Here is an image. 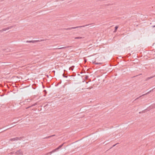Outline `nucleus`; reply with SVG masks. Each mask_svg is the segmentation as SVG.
Here are the masks:
<instances>
[{"label":"nucleus","mask_w":155,"mask_h":155,"mask_svg":"<svg viewBox=\"0 0 155 155\" xmlns=\"http://www.w3.org/2000/svg\"><path fill=\"white\" fill-rule=\"evenodd\" d=\"M69 47L68 46H67V47H61V48H55V49H64V48H68Z\"/></svg>","instance_id":"9d476101"},{"label":"nucleus","mask_w":155,"mask_h":155,"mask_svg":"<svg viewBox=\"0 0 155 155\" xmlns=\"http://www.w3.org/2000/svg\"><path fill=\"white\" fill-rule=\"evenodd\" d=\"M155 89V87L153 89H152L151 90H150V91H149V92H147V93L146 94H143V95H142L141 96H139V97H137V98H136L135 100H136L138 99L139 98H140V97H141L142 96H144V95H146L147 94H149L152 91H153V90H154Z\"/></svg>","instance_id":"20e7f679"},{"label":"nucleus","mask_w":155,"mask_h":155,"mask_svg":"<svg viewBox=\"0 0 155 155\" xmlns=\"http://www.w3.org/2000/svg\"><path fill=\"white\" fill-rule=\"evenodd\" d=\"M37 104V103H35L34 104H32L31 106L28 107L27 108V109L28 108L30 107H32L33 106H35Z\"/></svg>","instance_id":"9b49d317"},{"label":"nucleus","mask_w":155,"mask_h":155,"mask_svg":"<svg viewBox=\"0 0 155 155\" xmlns=\"http://www.w3.org/2000/svg\"><path fill=\"white\" fill-rule=\"evenodd\" d=\"M93 87H88L87 88V89H90L92 88H93Z\"/></svg>","instance_id":"6ab92c4d"},{"label":"nucleus","mask_w":155,"mask_h":155,"mask_svg":"<svg viewBox=\"0 0 155 155\" xmlns=\"http://www.w3.org/2000/svg\"><path fill=\"white\" fill-rule=\"evenodd\" d=\"M55 135H51V136H48V137H46L44 138H43L44 139H47V138H50L51 137H53V136H54Z\"/></svg>","instance_id":"f8f14e48"},{"label":"nucleus","mask_w":155,"mask_h":155,"mask_svg":"<svg viewBox=\"0 0 155 155\" xmlns=\"http://www.w3.org/2000/svg\"><path fill=\"white\" fill-rule=\"evenodd\" d=\"M155 77V75H154V76H153L147 78H146V80H149V79H151V78H153V77Z\"/></svg>","instance_id":"ddd939ff"},{"label":"nucleus","mask_w":155,"mask_h":155,"mask_svg":"<svg viewBox=\"0 0 155 155\" xmlns=\"http://www.w3.org/2000/svg\"><path fill=\"white\" fill-rule=\"evenodd\" d=\"M23 138H24V137H16L15 138H13L11 139L10 140V141H15V140H20Z\"/></svg>","instance_id":"f03ea898"},{"label":"nucleus","mask_w":155,"mask_h":155,"mask_svg":"<svg viewBox=\"0 0 155 155\" xmlns=\"http://www.w3.org/2000/svg\"><path fill=\"white\" fill-rule=\"evenodd\" d=\"M75 29V28L74 27H71V28H64V29L66 30H71V29Z\"/></svg>","instance_id":"1a4fd4ad"},{"label":"nucleus","mask_w":155,"mask_h":155,"mask_svg":"<svg viewBox=\"0 0 155 155\" xmlns=\"http://www.w3.org/2000/svg\"><path fill=\"white\" fill-rule=\"evenodd\" d=\"M88 78V76H85V78H86V79H87V78Z\"/></svg>","instance_id":"aec40b11"},{"label":"nucleus","mask_w":155,"mask_h":155,"mask_svg":"<svg viewBox=\"0 0 155 155\" xmlns=\"http://www.w3.org/2000/svg\"><path fill=\"white\" fill-rule=\"evenodd\" d=\"M44 40H32V43H36L40 42L42 41H43Z\"/></svg>","instance_id":"423d86ee"},{"label":"nucleus","mask_w":155,"mask_h":155,"mask_svg":"<svg viewBox=\"0 0 155 155\" xmlns=\"http://www.w3.org/2000/svg\"><path fill=\"white\" fill-rule=\"evenodd\" d=\"M61 81L59 83H58L59 84H61Z\"/></svg>","instance_id":"5701e85b"},{"label":"nucleus","mask_w":155,"mask_h":155,"mask_svg":"<svg viewBox=\"0 0 155 155\" xmlns=\"http://www.w3.org/2000/svg\"><path fill=\"white\" fill-rule=\"evenodd\" d=\"M74 66H72L71 67H70L69 69L70 70H71L72 71V70H73L74 68Z\"/></svg>","instance_id":"4468645a"},{"label":"nucleus","mask_w":155,"mask_h":155,"mask_svg":"<svg viewBox=\"0 0 155 155\" xmlns=\"http://www.w3.org/2000/svg\"><path fill=\"white\" fill-rule=\"evenodd\" d=\"M90 25H91V24H89L86 25H83V26H77V27H74L75 28H75H78L84 27L85 26H88Z\"/></svg>","instance_id":"39448f33"},{"label":"nucleus","mask_w":155,"mask_h":155,"mask_svg":"<svg viewBox=\"0 0 155 155\" xmlns=\"http://www.w3.org/2000/svg\"><path fill=\"white\" fill-rule=\"evenodd\" d=\"M62 75H63V76L64 78H67L68 77L67 76H66V75H64V74H63Z\"/></svg>","instance_id":"a211bd4d"},{"label":"nucleus","mask_w":155,"mask_h":155,"mask_svg":"<svg viewBox=\"0 0 155 155\" xmlns=\"http://www.w3.org/2000/svg\"><path fill=\"white\" fill-rule=\"evenodd\" d=\"M118 26H116L115 27V30H114V31L115 32L116 31L117 29L118 28Z\"/></svg>","instance_id":"dca6fc26"},{"label":"nucleus","mask_w":155,"mask_h":155,"mask_svg":"<svg viewBox=\"0 0 155 155\" xmlns=\"http://www.w3.org/2000/svg\"><path fill=\"white\" fill-rule=\"evenodd\" d=\"M9 28H10L9 27H8L6 28H4L2 29V30H1L0 31L1 32H3V31H5L6 30H8L9 29Z\"/></svg>","instance_id":"6e6552de"},{"label":"nucleus","mask_w":155,"mask_h":155,"mask_svg":"<svg viewBox=\"0 0 155 155\" xmlns=\"http://www.w3.org/2000/svg\"><path fill=\"white\" fill-rule=\"evenodd\" d=\"M117 144H118V143H116V144H115V145H113V147H114V146H115L116 145H117Z\"/></svg>","instance_id":"412c9836"},{"label":"nucleus","mask_w":155,"mask_h":155,"mask_svg":"<svg viewBox=\"0 0 155 155\" xmlns=\"http://www.w3.org/2000/svg\"><path fill=\"white\" fill-rule=\"evenodd\" d=\"M15 153L17 155L22 154L21 151V150H18L17 151L15 152Z\"/></svg>","instance_id":"0eeeda50"},{"label":"nucleus","mask_w":155,"mask_h":155,"mask_svg":"<svg viewBox=\"0 0 155 155\" xmlns=\"http://www.w3.org/2000/svg\"><path fill=\"white\" fill-rule=\"evenodd\" d=\"M83 37H76L75 38V39H81Z\"/></svg>","instance_id":"2eb2a0df"},{"label":"nucleus","mask_w":155,"mask_h":155,"mask_svg":"<svg viewBox=\"0 0 155 155\" xmlns=\"http://www.w3.org/2000/svg\"><path fill=\"white\" fill-rule=\"evenodd\" d=\"M152 27L153 28L155 27V25L152 26Z\"/></svg>","instance_id":"4be33fe9"},{"label":"nucleus","mask_w":155,"mask_h":155,"mask_svg":"<svg viewBox=\"0 0 155 155\" xmlns=\"http://www.w3.org/2000/svg\"><path fill=\"white\" fill-rule=\"evenodd\" d=\"M59 84L58 83V84H57L56 85V86H58Z\"/></svg>","instance_id":"b1692460"},{"label":"nucleus","mask_w":155,"mask_h":155,"mask_svg":"<svg viewBox=\"0 0 155 155\" xmlns=\"http://www.w3.org/2000/svg\"><path fill=\"white\" fill-rule=\"evenodd\" d=\"M155 89V87L153 89H152L151 90H150V91H149V92H147V93L146 94H143V95H142L141 96H139V97H137V98H136L135 100H136L138 99L139 98H140V97H141L142 96H144V95H146L147 94H149L152 91H153V90H154Z\"/></svg>","instance_id":"7ed1b4c3"},{"label":"nucleus","mask_w":155,"mask_h":155,"mask_svg":"<svg viewBox=\"0 0 155 155\" xmlns=\"http://www.w3.org/2000/svg\"><path fill=\"white\" fill-rule=\"evenodd\" d=\"M64 143H63L62 144H61V145H60L57 148H56L55 149L53 150L52 151H51L50 153V154H51L52 153H53L54 152H55L57 151L60 148H61L63 145V144H64Z\"/></svg>","instance_id":"f257e3e1"},{"label":"nucleus","mask_w":155,"mask_h":155,"mask_svg":"<svg viewBox=\"0 0 155 155\" xmlns=\"http://www.w3.org/2000/svg\"><path fill=\"white\" fill-rule=\"evenodd\" d=\"M26 42L27 43H32V41H27Z\"/></svg>","instance_id":"f3484780"}]
</instances>
